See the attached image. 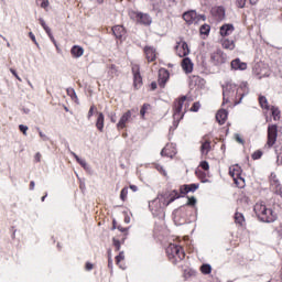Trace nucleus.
I'll return each instance as SVG.
<instances>
[{"label":"nucleus","mask_w":282,"mask_h":282,"mask_svg":"<svg viewBox=\"0 0 282 282\" xmlns=\"http://www.w3.org/2000/svg\"><path fill=\"white\" fill-rule=\"evenodd\" d=\"M248 83L240 84L239 87L232 83H227L223 88V105L237 106L243 100V96H248Z\"/></svg>","instance_id":"f257e3e1"},{"label":"nucleus","mask_w":282,"mask_h":282,"mask_svg":"<svg viewBox=\"0 0 282 282\" xmlns=\"http://www.w3.org/2000/svg\"><path fill=\"white\" fill-rule=\"evenodd\" d=\"M253 210L258 219L264 224H272L276 221V212H274L272 208H268L263 202L257 203L253 207Z\"/></svg>","instance_id":"f03ea898"},{"label":"nucleus","mask_w":282,"mask_h":282,"mask_svg":"<svg viewBox=\"0 0 282 282\" xmlns=\"http://www.w3.org/2000/svg\"><path fill=\"white\" fill-rule=\"evenodd\" d=\"M188 109V100L186 96H182L174 100L172 105L173 119L175 122H180L184 119V116Z\"/></svg>","instance_id":"7ed1b4c3"},{"label":"nucleus","mask_w":282,"mask_h":282,"mask_svg":"<svg viewBox=\"0 0 282 282\" xmlns=\"http://www.w3.org/2000/svg\"><path fill=\"white\" fill-rule=\"evenodd\" d=\"M166 254L170 261L174 264L180 263L186 259V252L182 246L170 243L166 248Z\"/></svg>","instance_id":"20e7f679"},{"label":"nucleus","mask_w":282,"mask_h":282,"mask_svg":"<svg viewBox=\"0 0 282 282\" xmlns=\"http://www.w3.org/2000/svg\"><path fill=\"white\" fill-rule=\"evenodd\" d=\"M242 174L243 170L239 164H234L229 166V175L230 177H232L237 188H246V178L241 176Z\"/></svg>","instance_id":"39448f33"},{"label":"nucleus","mask_w":282,"mask_h":282,"mask_svg":"<svg viewBox=\"0 0 282 282\" xmlns=\"http://www.w3.org/2000/svg\"><path fill=\"white\" fill-rule=\"evenodd\" d=\"M130 19L137 23V25H144L145 28H149L153 23V19L149 13H143L140 11H131Z\"/></svg>","instance_id":"423d86ee"},{"label":"nucleus","mask_w":282,"mask_h":282,"mask_svg":"<svg viewBox=\"0 0 282 282\" xmlns=\"http://www.w3.org/2000/svg\"><path fill=\"white\" fill-rule=\"evenodd\" d=\"M279 138V126L269 124L267 130V149H272L276 144V139Z\"/></svg>","instance_id":"0eeeda50"},{"label":"nucleus","mask_w":282,"mask_h":282,"mask_svg":"<svg viewBox=\"0 0 282 282\" xmlns=\"http://www.w3.org/2000/svg\"><path fill=\"white\" fill-rule=\"evenodd\" d=\"M169 206L166 202L162 198V196L159 194L155 199L149 203V208L152 213H162Z\"/></svg>","instance_id":"6e6552de"},{"label":"nucleus","mask_w":282,"mask_h":282,"mask_svg":"<svg viewBox=\"0 0 282 282\" xmlns=\"http://www.w3.org/2000/svg\"><path fill=\"white\" fill-rule=\"evenodd\" d=\"M226 61H228V56L221 50H216L210 54V63L216 67L224 65Z\"/></svg>","instance_id":"1a4fd4ad"},{"label":"nucleus","mask_w":282,"mask_h":282,"mask_svg":"<svg viewBox=\"0 0 282 282\" xmlns=\"http://www.w3.org/2000/svg\"><path fill=\"white\" fill-rule=\"evenodd\" d=\"M174 50H175L176 56H180V58H185V56H188L191 54V48L188 47V43H186L182 39L180 42H176Z\"/></svg>","instance_id":"9d476101"},{"label":"nucleus","mask_w":282,"mask_h":282,"mask_svg":"<svg viewBox=\"0 0 282 282\" xmlns=\"http://www.w3.org/2000/svg\"><path fill=\"white\" fill-rule=\"evenodd\" d=\"M213 141L210 140V137L208 134H205L200 139V155L203 158H207L209 151H213Z\"/></svg>","instance_id":"9b49d317"},{"label":"nucleus","mask_w":282,"mask_h":282,"mask_svg":"<svg viewBox=\"0 0 282 282\" xmlns=\"http://www.w3.org/2000/svg\"><path fill=\"white\" fill-rule=\"evenodd\" d=\"M160 196L164 199L167 206L170 204H173L175 199H180V197H184L182 193L177 192V189L163 192L162 194H160Z\"/></svg>","instance_id":"f8f14e48"},{"label":"nucleus","mask_w":282,"mask_h":282,"mask_svg":"<svg viewBox=\"0 0 282 282\" xmlns=\"http://www.w3.org/2000/svg\"><path fill=\"white\" fill-rule=\"evenodd\" d=\"M133 112L131 110H127L119 119L117 123V130L122 131V129H127V124L132 122L133 120Z\"/></svg>","instance_id":"ddd939ff"},{"label":"nucleus","mask_w":282,"mask_h":282,"mask_svg":"<svg viewBox=\"0 0 282 282\" xmlns=\"http://www.w3.org/2000/svg\"><path fill=\"white\" fill-rule=\"evenodd\" d=\"M133 76V87L134 89H140L143 85L142 75L140 74V65L134 64L131 67Z\"/></svg>","instance_id":"4468645a"},{"label":"nucleus","mask_w":282,"mask_h":282,"mask_svg":"<svg viewBox=\"0 0 282 282\" xmlns=\"http://www.w3.org/2000/svg\"><path fill=\"white\" fill-rule=\"evenodd\" d=\"M143 54L148 63H155L158 61V50L154 46L145 45Z\"/></svg>","instance_id":"2eb2a0df"},{"label":"nucleus","mask_w":282,"mask_h":282,"mask_svg":"<svg viewBox=\"0 0 282 282\" xmlns=\"http://www.w3.org/2000/svg\"><path fill=\"white\" fill-rule=\"evenodd\" d=\"M230 69L231 72H246V69H248V63L237 57L230 62Z\"/></svg>","instance_id":"dca6fc26"},{"label":"nucleus","mask_w":282,"mask_h":282,"mask_svg":"<svg viewBox=\"0 0 282 282\" xmlns=\"http://www.w3.org/2000/svg\"><path fill=\"white\" fill-rule=\"evenodd\" d=\"M183 19L187 25H193V23H197V12L195 10L186 11L183 13Z\"/></svg>","instance_id":"f3484780"},{"label":"nucleus","mask_w":282,"mask_h":282,"mask_svg":"<svg viewBox=\"0 0 282 282\" xmlns=\"http://www.w3.org/2000/svg\"><path fill=\"white\" fill-rule=\"evenodd\" d=\"M199 188V184H184L180 186V193L184 197V195H188V193H195Z\"/></svg>","instance_id":"a211bd4d"},{"label":"nucleus","mask_w":282,"mask_h":282,"mask_svg":"<svg viewBox=\"0 0 282 282\" xmlns=\"http://www.w3.org/2000/svg\"><path fill=\"white\" fill-rule=\"evenodd\" d=\"M170 73L166 70V68H161L159 70V86L164 88L166 86V83L170 78Z\"/></svg>","instance_id":"6ab92c4d"},{"label":"nucleus","mask_w":282,"mask_h":282,"mask_svg":"<svg viewBox=\"0 0 282 282\" xmlns=\"http://www.w3.org/2000/svg\"><path fill=\"white\" fill-rule=\"evenodd\" d=\"M111 32L117 41H122V36L127 34V30L122 25H115L111 28Z\"/></svg>","instance_id":"aec40b11"},{"label":"nucleus","mask_w":282,"mask_h":282,"mask_svg":"<svg viewBox=\"0 0 282 282\" xmlns=\"http://www.w3.org/2000/svg\"><path fill=\"white\" fill-rule=\"evenodd\" d=\"M181 67L183 69V72H185V74H193V61H191V58L188 57H184L181 62Z\"/></svg>","instance_id":"412c9836"},{"label":"nucleus","mask_w":282,"mask_h":282,"mask_svg":"<svg viewBox=\"0 0 282 282\" xmlns=\"http://www.w3.org/2000/svg\"><path fill=\"white\" fill-rule=\"evenodd\" d=\"M175 153L177 152L175 151V147H173V144H166L161 151V155L163 158H175Z\"/></svg>","instance_id":"4be33fe9"},{"label":"nucleus","mask_w":282,"mask_h":282,"mask_svg":"<svg viewBox=\"0 0 282 282\" xmlns=\"http://www.w3.org/2000/svg\"><path fill=\"white\" fill-rule=\"evenodd\" d=\"M235 32V26L232 24H224L220 28V36H223V39H226V36H230V34H232Z\"/></svg>","instance_id":"5701e85b"},{"label":"nucleus","mask_w":282,"mask_h":282,"mask_svg":"<svg viewBox=\"0 0 282 282\" xmlns=\"http://www.w3.org/2000/svg\"><path fill=\"white\" fill-rule=\"evenodd\" d=\"M212 14L213 17L218 19V21H221L226 17V10L224 9V7H214L212 9Z\"/></svg>","instance_id":"b1692460"},{"label":"nucleus","mask_w":282,"mask_h":282,"mask_svg":"<svg viewBox=\"0 0 282 282\" xmlns=\"http://www.w3.org/2000/svg\"><path fill=\"white\" fill-rule=\"evenodd\" d=\"M226 120H228V112L226 109H219L216 113V121L218 124H226Z\"/></svg>","instance_id":"393cba45"},{"label":"nucleus","mask_w":282,"mask_h":282,"mask_svg":"<svg viewBox=\"0 0 282 282\" xmlns=\"http://www.w3.org/2000/svg\"><path fill=\"white\" fill-rule=\"evenodd\" d=\"M40 25L43 28V30L46 32L48 39H51V41L54 43V45H56V40L54 39V35L52 34V29H50V26H47V24L45 23V20H43V18L39 19Z\"/></svg>","instance_id":"a878e982"},{"label":"nucleus","mask_w":282,"mask_h":282,"mask_svg":"<svg viewBox=\"0 0 282 282\" xmlns=\"http://www.w3.org/2000/svg\"><path fill=\"white\" fill-rule=\"evenodd\" d=\"M96 128L100 133L105 131V115L102 112L97 113Z\"/></svg>","instance_id":"bb28decb"},{"label":"nucleus","mask_w":282,"mask_h":282,"mask_svg":"<svg viewBox=\"0 0 282 282\" xmlns=\"http://www.w3.org/2000/svg\"><path fill=\"white\" fill-rule=\"evenodd\" d=\"M70 54H72L73 58H80V56H83V54H85V48H83V46H79V45H74L70 48Z\"/></svg>","instance_id":"cd10ccee"},{"label":"nucleus","mask_w":282,"mask_h":282,"mask_svg":"<svg viewBox=\"0 0 282 282\" xmlns=\"http://www.w3.org/2000/svg\"><path fill=\"white\" fill-rule=\"evenodd\" d=\"M153 111V106L151 104H143L140 109L141 120H147V113H151Z\"/></svg>","instance_id":"c85d7f7f"},{"label":"nucleus","mask_w":282,"mask_h":282,"mask_svg":"<svg viewBox=\"0 0 282 282\" xmlns=\"http://www.w3.org/2000/svg\"><path fill=\"white\" fill-rule=\"evenodd\" d=\"M258 100L261 109H264V111H270L272 106H270V104L268 102V98L265 96L260 95Z\"/></svg>","instance_id":"c756f323"},{"label":"nucleus","mask_w":282,"mask_h":282,"mask_svg":"<svg viewBox=\"0 0 282 282\" xmlns=\"http://www.w3.org/2000/svg\"><path fill=\"white\" fill-rule=\"evenodd\" d=\"M220 43H221L224 50H230V51L235 50V41L234 40L223 37L220 40Z\"/></svg>","instance_id":"7c9ffc66"},{"label":"nucleus","mask_w":282,"mask_h":282,"mask_svg":"<svg viewBox=\"0 0 282 282\" xmlns=\"http://www.w3.org/2000/svg\"><path fill=\"white\" fill-rule=\"evenodd\" d=\"M269 111H271V116H272L274 122H278V120H281V110L279 109V107L271 106Z\"/></svg>","instance_id":"2f4dec72"},{"label":"nucleus","mask_w":282,"mask_h":282,"mask_svg":"<svg viewBox=\"0 0 282 282\" xmlns=\"http://www.w3.org/2000/svg\"><path fill=\"white\" fill-rule=\"evenodd\" d=\"M234 219L235 224H237L238 226H243V224H246V217L239 212L235 213Z\"/></svg>","instance_id":"473e14b6"},{"label":"nucleus","mask_w":282,"mask_h":282,"mask_svg":"<svg viewBox=\"0 0 282 282\" xmlns=\"http://www.w3.org/2000/svg\"><path fill=\"white\" fill-rule=\"evenodd\" d=\"M269 182H270V187L281 184V182L279 181V177L274 173H271Z\"/></svg>","instance_id":"72a5a7b5"},{"label":"nucleus","mask_w":282,"mask_h":282,"mask_svg":"<svg viewBox=\"0 0 282 282\" xmlns=\"http://www.w3.org/2000/svg\"><path fill=\"white\" fill-rule=\"evenodd\" d=\"M108 74L110 76V78H113V76H116V74H118V66H116V64H110L108 66Z\"/></svg>","instance_id":"f704fd0d"},{"label":"nucleus","mask_w":282,"mask_h":282,"mask_svg":"<svg viewBox=\"0 0 282 282\" xmlns=\"http://www.w3.org/2000/svg\"><path fill=\"white\" fill-rule=\"evenodd\" d=\"M271 191H273V193H275V195H280V197H282V185H281V183H279L278 185L271 186Z\"/></svg>","instance_id":"c9c22d12"},{"label":"nucleus","mask_w":282,"mask_h":282,"mask_svg":"<svg viewBox=\"0 0 282 282\" xmlns=\"http://www.w3.org/2000/svg\"><path fill=\"white\" fill-rule=\"evenodd\" d=\"M200 272L202 274H210V272H213V268L210 267V264H203L200 267Z\"/></svg>","instance_id":"e433bc0d"},{"label":"nucleus","mask_w":282,"mask_h":282,"mask_svg":"<svg viewBox=\"0 0 282 282\" xmlns=\"http://www.w3.org/2000/svg\"><path fill=\"white\" fill-rule=\"evenodd\" d=\"M66 93H67V96L72 98V100H78V96L76 95V90H74V88H67Z\"/></svg>","instance_id":"4c0bfd02"},{"label":"nucleus","mask_w":282,"mask_h":282,"mask_svg":"<svg viewBox=\"0 0 282 282\" xmlns=\"http://www.w3.org/2000/svg\"><path fill=\"white\" fill-rule=\"evenodd\" d=\"M37 6L40 8H43L44 10H47L50 8V0H36Z\"/></svg>","instance_id":"58836bf2"},{"label":"nucleus","mask_w":282,"mask_h":282,"mask_svg":"<svg viewBox=\"0 0 282 282\" xmlns=\"http://www.w3.org/2000/svg\"><path fill=\"white\" fill-rule=\"evenodd\" d=\"M200 34L208 35L210 34V25L208 24H203L199 29Z\"/></svg>","instance_id":"ea45409f"},{"label":"nucleus","mask_w":282,"mask_h":282,"mask_svg":"<svg viewBox=\"0 0 282 282\" xmlns=\"http://www.w3.org/2000/svg\"><path fill=\"white\" fill-rule=\"evenodd\" d=\"M127 195H129V187H123L120 192V199L127 202Z\"/></svg>","instance_id":"a19ab883"},{"label":"nucleus","mask_w":282,"mask_h":282,"mask_svg":"<svg viewBox=\"0 0 282 282\" xmlns=\"http://www.w3.org/2000/svg\"><path fill=\"white\" fill-rule=\"evenodd\" d=\"M202 109V104L199 101H195L193 106L191 107L189 111H193L194 113H197Z\"/></svg>","instance_id":"79ce46f5"},{"label":"nucleus","mask_w":282,"mask_h":282,"mask_svg":"<svg viewBox=\"0 0 282 282\" xmlns=\"http://www.w3.org/2000/svg\"><path fill=\"white\" fill-rule=\"evenodd\" d=\"M117 230H119L120 232H123L122 242H124V239H127V235H129V229L119 225L117 227Z\"/></svg>","instance_id":"37998d69"},{"label":"nucleus","mask_w":282,"mask_h":282,"mask_svg":"<svg viewBox=\"0 0 282 282\" xmlns=\"http://www.w3.org/2000/svg\"><path fill=\"white\" fill-rule=\"evenodd\" d=\"M117 265H120L121 261H124V251H120L119 254L115 258Z\"/></svg>","instance_id":"c03bdc74"},{"label":"nucleus","mask_w":282,"mask_h":282,"mask_svg":"<svg viewBox=\"0 0 282 282\" xmlns=\"http://www.w3.org/2000/svg\"><path fill=\"white\" fill-rule=\"evenodd\" d=\"M262 156H263V152L261 150L253 152L251 155L252 160H261Z\"/></svg>","instance_id":"a18cd8bd"},{"label":"nucleus","mask_w":282,"mask_h":282,"mask_svg":"<svg viewBox=\"0 0 282 282\" xmlns=\"http://www.w3.org/2000/svg\"><path fill=\"white\" fill-rule=\"evenodd\" d=\"M112 246L115 247L116 252H119L120 247H121L120 240L113 238L112 239Z\"/></svg>","instance_id":"49530a36"},{"label":"nucleus","mask_w":282,"mask_h":282,"mask_svg":"<svg viewBox=\"0 0 282 282\" xmlns=\"http://www.w3.org/2000/svg\"><path fill=\"white\" fill-rule=\"evenodd\" d=\"M197 83H202V77L199 76H192L191 77V85H197Z\"/></svg>","instance_id":"de8ad7c7"},{"label":"nucleus","mask_w":282,"mask_h":282,"mask_svg":"<svg viewBox=\"0 0 282 282\" xmlns=\"http://www.w3.org/2000/svg\"><path fill=\"white\" fill-rule=\"evenodd\" d=\"M199 166L200 169H203V171H208L210 169V165L208 164L207 161H202Z\"/></svg>","instance_id":"09e8293b"},{"label":"nucleus","mask_w":282,"mask_h":282,"mask_svg":"<svg viewBox=\"0 0 282 282\" xmlns=\"http://www.w3.org/2000/svg\"><path fill=\"white\" fill-rule=\"evenodd\" d=\"M94 111H96V106L95 105L90 106V108H89V111H88V115H87L88 120H91V117L94 116Z\"/></svg>","instance_id":"8fccbe9b"},{"label":"nucleus","mask_w":282,"mask_h":282,"mask_svg":"<svg viewBox=\"0 0 282 282\" xmlns=\"http://www.w3.org/2000/svg\"><path fill=\"white\" fill-rule=\"evenodd\" d=\"M195 204H197L195 196L188 197L187 206H195Z\"/></svg>","instance_id":"3c124183"},{"label":"nucleus","mask_w":282,"mask_h":282,"mask_svg":"<svg viewBox=\"0 0 282 282\" xmlns=\"http://www.w3.org/2000/svg\"><path fill=\"white\" fill-rule=\"evenodd\" d=\"M248 0H236L237 8H246V2Z\"/></svg>","instance_id":"603ef678"},{"label":"nucleus","mask_w":282,"mask_h":282,"mask_svg":"<svg viewBox=\"0 0 282 282\" xmlns=\"http://www.w3.org/2000/svg\"><path fill=\"white\" fill-rule=\"evenodd\" d=\"M29 39L33 41L34 45H39V42H36V36L34 35V33L29 32Z\"/></svg>","instance_id":"864d4df0"},{"label":"nucleus","mask_w":282,"mask_h":282,"mask_svg":"<svg viewBox=\"0 0 282 282\" xmlns=\"http://www.w3.org/2000/svg\"><path fill=\"white\" fill-rule=\"evenodd\" d=\"M19 129L23 132V135H28V126L20 124Z\"/></svg>","instance_id":"5fc2aeb1"},{"label":"nucleus","mask_w":282,"mask_h":282,"mask_svg":"<svg viewBox=\"0 0 282 282\" xmlns=\"http://www.w3.org/2000/svg\"><path fill=\"white\" fill-rule=\"evenodd\" d=\"M11 74L17 78V80H19L21 83V77L19 76V74H17V70L14 68H10Z\"/></svg>","instance_id":"6e6d98bb"},{"label":"nucleus","mask_w":282,"mask_h":282,"mask_svg":"<svg viewBox=\"0 0 282 282\" xmlns=\"http://www.w3.org/2000/svg\"><path fill=\"white\" fill-rule=\"evenodd\" d=\"M93 268L94 264L91 262H86L85 270H87V272L91 271Z\"/></svg>","instance_id":"4d7b16f0"},{"label":"nucleus","mask_w":282,"mask_h":282,"mask_svg":"<svg viewBox=\"0 0 282 282\" xmlns=\"http://www.w3.org/2000/svg\"><path fill=\"white\" fill-rule=\"evenodd\" d=\"M108 268H113V260L111 259V253L108 256Z\"/></svg>","instance_id":"13d9d810"},{"label":"nucleus","mask_w":282,"mask_h":282,"mask_svg":"<svg viewBox=\"0 0 282 282\" xmlns=\"http://www.w3.org/2000/svg\"><path fill=\"white\" fill-rule=\"evenodd\" d=\"M109 118H110V122H112L113 124H116V112H111L110 113V116H109Z\"/></svg>","instance_id":"bf43d9fd"},{"label":"nucleus","mask_w":282,"mask_h":282,"mask_svg":"<svg viewBox=\"0 0 282 282\" xmlns=\"http://www.w3.org/2000/svg\"><path fill=\"white\" fill-rule=\"evenodd\" d=\"M77 162H78V164H79L80 166H83V169H86V167H87V162H86L85 160L79 159V161H77Z\"/></svg>","instance_id":"052dcab7"},{"label":"nucleus","mask_w":282,"mask_h":282,"mask_svg":"<svg viewBox=\"0 0 282 282\" xmlns=\"http://www.w3.org/2000/svg\"><path fill=\"white\" fill-rule=\"evenodd\" d=\"M236 141H238L239 144H243L245 143L243 139L239 134H236Z\"/></svg>","instance_id":"680f3d73"},{"label":"nucleus","mask_w":282,"mask_h":282,"mask_svg":"<svg viewBox=\"0 0 282 282\" xmlns=\"http://www.w3.org/2000/svg\"><path fill=\"white\" fill-rule=\"evenodd\" d=\"M41 158L42 155L40 154V152H37L34 156L35 162H41Z\"/></svg>","instance_id":"e2e57ef3"},{"label":"nucleus","mask_w":282,"mask_h":282,"mask_svg":"<svg viewBox=\"0 0 282 282\" xmlns=\"http://www.w3.org/2000/svg\"><path fill=\"white\" fill-rule=\"evenodd\" d=\"M151 89L154 91V89H158V84L155 82L151 83Z\"/></svg>","instance_id":"0e129e2a"},{"label":"nucleus","mask_w":282,"mask_h":282,"mask_svg":"<svg viewBox=\"0 0 282 282\" xmlns=\"http://www.w3.org/2000/svg\"><path fill=\"white\" fill-rule=\"evenodd\" d=\"M34 186H35L34 181H31L29 185L30 191H34Z\"/></svg>","instance_id":"69168bd1"},{"label":"nucleus","mask_w":282,"mask_h":282,"mask_svg":"<svg viewBox=\"0 0 282 282\" xmlns=\"http://www.w3.org/2000/svg\"><path fill=\"white\" fill-rule=\"evenodd\" d=\"M130 189L133 191V193H135V191H138V186H135V185H130Z\"/></svg>","instance_id":"338daca9"},{"label":"nucleus","mask_w":282,"mask_h":282,"mask_svg":"<svg viewBox=\"0 0 282 282\" xmlns=\"http://www.w3.org/2000/svg\"><path fill=\"white\" fill-rule=\"evenodd\" d=\"M116 228H118V225L116 223V220L112 221V230H116Z\"/></svg>","instance_id":"774afa93"}]
</instances>
